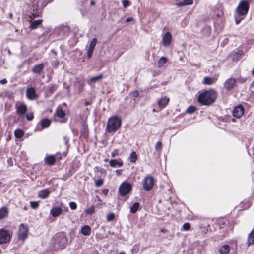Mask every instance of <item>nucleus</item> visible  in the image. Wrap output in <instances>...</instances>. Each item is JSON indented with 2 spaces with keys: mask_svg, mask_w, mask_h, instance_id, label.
<instances>
[{
  "mask_svg": "<svg viewBox=\"0 0 254 254\" xmlns=\"http://www.w3.org/2000/svg\"><path fill=\"white\" fill-rule=\"evenodd\" d=\"M64 140H65V144H67L68 141V139L66 137H64Z\"/></svg>",
  "mask_w": 254,
  "mask_h": 254,
  "instance_id": "57",
  "label": "nucleus"
},
{
  "mask_svg": "<svg viewBox=\"0 0 254 254\" xmlns=\"http://www.w3.org/2000/svg\"><path fill=\"white\" fill-rule=\"evenodd\" d=\"M169 98L165 96L157 101L158 105L161 108H165L169 102Z\"/></svg>",
  "mask_w": 254,
  "mask_h": 254,
  "instance_id": "15",
  "label": "nucleus"
},
{
  "mask_svg": "<svg viewBox=\"0 0 254 254\" xmlns=\"http://www.w3.org/2000/svg\"><path fill=\"white\" fill-rule=\"evenodd\" d=\"M193 4V0H183L182 1H180L176 4V5L179 6H184L189 5H191Z\"/></svg>",
  "mask_w": 254,
  "mask_h": 254,
  "instance_id": "22",
  "label": "nucleus"
},
{
  "mask_svg": "<svg viewBox=\"0 0 254 254\" xmlns=\"http://www.w3.org/2000/svg\"><path fill=\"white\" fill-rule=\"evenodd\" d=\"M119 154V150L118 149H115L111 153L112 157H114Z\"/></svg>",
  "mask_w": 254,
  "mask_h": 254,
  "instance_id": "47",
  "label": "nucleus"
},
{
  "mask_svg": "<svg viewBox=\"0 0 254 254\" xmlns=\"http://www.w3.org/2000/svg\"><path fill=\"white\" fill-rule=\"evenodd\" d=\"M161 231H162V232H165L166 231V230H165V229H162V230H161Z\"/></svg>",
  "mask_w": 254,
  "mask_h": 254,
  "instance_id": "60",
  "label": "nucleus"
},
{
  "mask_svg": "<svg viewBox=\"0 0 254 254\" xmlns=\"http://www.w3.org/2000/svg\"><path fill=\"white\" fill-rule=\"evenodd\" d=\"M90 4L91 5H94L95 4V2L93 1H91Z\"/></svg>",
  "mask_w": 254,
  "mask_h": 254,
  "instance_id": "58",
  "label": "nucleus"
},
{
  "mask_svg": "<svg viewBox=\"0 0 254 254\" xmlns=\"http://www.w3.org/2000/svg\"><path fill=\"white\" fill-rule=\"evenodd\" d=\"M44 69V64H40L36 65L32 69V71L34 73L40 74Z\"/></svg>",
  "mask_w": 254,
  "mask_h": 254,
  "instance_id": "17",
  "label": "nucleus"
},
{
  "mask_svg": "<svg viewBox=\"0 0 254 254\" xmlns=\"http://www.w3.org/2000/svg\"><path fill=\"white\" fill-rule=\"evenodd\" d=\"M81 232L85 236H89L91 233V229L89 226L85 225L81 228Z\"/></svg>",
  "mask_w": 254,
  "mask_h": 254,
  "instance_id": "21",
  "label": "nucleus"
},
{
  "mask_svg": "<svg viewBox=\"0 0 254 254\" xmlns=\"http://www.w3.org/2000/svg\"><path fill=\"white\" fill-rule=\"evenodd\" d=\"M195 110V108L194 106H190L187 108L186 112L188 113L191 114L193 113Z\"/></svg>",
  "mask_w": 254,
  "mask_h": 254,
  "instance_id": "37",
  "label": "nucleus"
},
{
  "mask_svg": "<svg viewBox=\"0 0 254 254\" xmlns=\"http://www.w3.org/2000/svg\"><path fill=\"white\" fill-rule=\"evenodd\" d=\"M154 178L151 175L146 176L143 180V188L146 191L150 190L154 185Z\"/></svg>",
  "mask_w": 254,
  "mask_h": 254,
  "instance_id": "5",
  "label": "nucleus"
},
{
  "mask_svg": "<svg viewBox=\"0 0 254 254\" xmlns=\"http://www.w3.org/2000/svg\"><path fill=\"white\" fill-rule=\"evenodd\" d=\"M236 83H238L240 84H243L244 83H245L246 82L247 79L245 78H244V77H239L237 78V79H236Z\"/></svg>",
  "mask_w": 254,
  "mask_h": 254,
  "instance_id": "35",
  "label": "nucleus"
},
{
  "mask_svg": "<svg viewBox=\"0 0 254 254\" xmlns=\"http://www.w3.org/2000/svg\"><path fill=\"white\" fill-rule=\"evenodd\" d=\"M103 183V180L102 179H98L95 182V185L97 187L101 186Z\"/></svg>",
  "mask_w": 254,
  "mask_h": 254,
  "instance_id": "46",
  "label": "nucleus"
},
{
  "mask_svg": "<svg viewBox=\"0 0 254 254\" xmlns=\"http://www.w3.org/2000/svg\"><path fill=\"white\" fill-rule=\"evenodd\" d=\"M16 113L20 116L23 115L27 111V107L26 105L21 104L16 106Z\"/></svg>",
  "mask_w": 254,
  "mask_h": 254,
  "instance_id": "14",
  "label": "nucleus"
},
{
  "mask_svg": "<svg viewBox=\"0 0 254 254\" xmlns=\"http://www.w3.org/2000/svg\"><path fill=\"white\" fill-rule=\"evenodd\" d=\"M7 80L5 78L0 80V83L2 84H5L7 83Z\"/></svg>",
  "mask_w": 254,
  "mask_h": 254,
  "instance_id": "50",
  "label": "nucleus"
},
{
  "mask_svg": "<svg viewBox=\"0 0 254 254\" xmlns=\"http://www.w3.org/2000/svg\"><path fill=\"white\" fill-rule=\"evenodd\" d=\"M249 6L248 2L245 0H241L237 8V12L240 15H244L248 13Z\"/></svg>",
  "mask_w": 254,
  "mask_h": 254,
  "instance_id": "3",
  "label": "nucleus"
},
{
  "mask_svg": "<svg viewBox=\"0 0 254 254\" xmlns=\"http://www.w3.org/2000/svg\"><path fill=\"white\" fill-rule=\"evenodd\" d=\"M39 206V203L37 201H31L30 202V206L32 208L35 209L38 208Z\"/></svg>",
  "mask_w": 254,
  "mask_h": 254,
  "instance_id": "38",
  "label": "nucleus"
},
{
  "mask_svg": "<svg viewBox=\"0 0 254 254\" xmlns=\"http://www.w3.org/2000/svg\"><path fill=\"white\" fill-rule=\"evenodd\" d=\"M254 244V229L248 235L247 241L248 247Z\"/></svg>",
  "mask_w": 254,
  "mask_h": 254,
  "instance_id": "19",
  "label": "nucleus"
},
{
  "mask_svg": "<svg viewBox=\"0 0 254 254\" xmlns=\"http://www.w3.org/2000/svg\"><path fill=\"white\" fill-rule=\"evenodd\" d=\"M26 95L27 99L30 100H34L38 98L36 93L35 89L33 87H28L26 89Z\"/></svg>",
  "mask_w": 254,
  "mask_h": 254,
  "instance_id": "10",
  "label": "nucleus"
},
{
  "mask_svg": "<svg viewBox=\"0 0 254 254\" xmlns=\"http://www.w3.org/2000/svg\"><path fill=\"white\" fill-rule=\"evenodd\" d=\"M131 186L128 183H123L120 186L119 190L121 195H127L131 190Z\"/></svg>",
  "mask_w": 254,
  "mask_h": 254,
  "instance_id": "9",
  "label": "nucleus"
},
{
  "mask_svg": "<svg viewBox=\"0 0 254 254\" xmlns=\"http://www.w3.org/2000/svg\"><path fill=\"white\" fill-rule=\"evenodd\" d=\"M235 21H236V24H238L240 22L241 19H238L237 18H236Z\"/></svg>",
  "mask_w": 254,
  "mask_h": 254,
  "instance_id": "55",
  "label": "nucleus"
},
{
  "mask_svg": "<svg viewBox=\"0 0 254 254\" xmlns=\"http://www.w3.org/2000/svg\"><path fill=\"white\" fill-rule=\"evenodd\" d=\"M153 112H156V110H155V109H153Z\"/></svg>",
  "mask_w": 254,
  "mask_h": 254,
  "instance_id": "63",
  "label": "nucleus"
},
{
  "mask_svg": "<svg viewBox=\"0 0 254 254\" xmlns=\"http://www.w3.org/2000/svg\"><path fill=\"white\" fill-rule=\"evenodd\" d=\"M97 43V39L96 38H93L92 41H91L89 46L91 47H93L95 48V47L96 46Z\"/></svg>",
  "mask_w": 254,
  "mask_h": 254,
  "instance_id": "44",
  "label": "nucleus"
},
{
  "mask_svg": "<svg viewBox=\"0 0 254 254\" xmlns=\"http://www.w3.org/2000/svg\"><path fill=\"white\" fill-rule=\"evenodd\" d=\"M50 193L48 189H46L40 190L38 193V196L42 199H45L48 197Z\"/></svg>",
  "mask_w": 254,
  "mask_h": 254,
  "instance_id": "20",
  "label": "nucleus"
},
{
  "mask_svg": "<svg viewBox=\"0 0 254 254\" xmlns=\"http://www.w3.org/2000/svg\"><path fill=\"white\" fill-rule=\"evenodd\" d=\"M221 254H228L230 251V247L228 245H223L219 250Z\"/></svg>",
  "mask_w": 254,
  "mask_h": 254,
  "instance_id": "27",
  "label": "nucleus"
},
{
  "mask_svg": "<svg viewBox=\"0 0 254 254\" xmlns=\"http://www.w3.org/2000/svg\"><path fill=\"white\" fill-rule=\"evenodd\" d=\"M36 14H32L30 16V17L31 18V19H33V18H34L35 17H36Z\"/></svg>",
  "mask_w": 254,
  "mask_h": 254,
  "instance_id": "56",
  "label": "nucleus"
},
{
  "mask_svg": "<svg viewBox=\"0 0 254 254\" xmlns=\"http://www.w3.org/2000/svg\"><path fill=\"white\" fill-rule=\"evenodd\" d=\"M115 218V215L113 213H111L107 215V221H112Z\"/></svg>",
  "mask_w": 254,
  "mask_h": 254,
  "instance_id": "39",
  "label": "nucleus"
},
{
  "mask_svg": "<svg viewBox=\"0 0 254 254\" xmlns=\"http://www.w3.org/2000/svg\"><path fill=\"white\" fill-rule=\"evenodd\" d=\"M69 205L72 210H75L77 208V205L74 202H70Z\"/></svg>",
  "mask_w": 254,
  "mask_h": 254,
  "instance_id": "42",
  "label": "nucleus"
},
{
  "mask_svg": "<svg viewBox=\"0 0 254 254\" xmlns=\"http://www.w3.org/2000/svg\"><path fill=\"white\" fill-rule=\"evenodd\" d=\"M102 78L103 75L101 74L97 76L92 77L89 79V80L88 81V83L89 84H91L93 83L96 82L100 80V79H101Z\"/></svg>",
  "mask_w": 254,
  "mask_h": 254,
  "instance_id": "24",
  "label": "nucleus"
},
{
  "mask_svg": "<svg viewBox=\"0 0 254 254\" xmlns=\"http://www.w3.org/2000/svg\"><path fill=\"white\" fill-rule=\"evenodd\" d=\"M62 212V209L59 207H53L50 211V213L54 217L59 216Z\"/></svg>",
  "mask_w": 254,
  "mask_h": 254,
  "instance_id": "16",
  "label": "nucleus"
},
{
  "mask_svg": "<svg viewBox=\"0 0 254 254\" xmlns=\"http://www.w3.org/2000/svg\"><path fill=\"white\" fill-rule=\"evenodd\" d=\"M217 96L216 91L213 89H210L201 93L198 97V101L204 105H210L213 103Z\"/></svg>",
  "mask_w": 254,
  "mask_h": 254,
  "instance_id": "1",
  "label": "nucleus"
},
{
  "mask_svg": "<svg viewBox=\"0 0 254 254\" xmlns=\"http://www.w3.org/2000/svg\"><path fill=\"white\" fill-rule=\"evenodd\" d=\"M123 6L124 8L127 7L130 5V2L128 0H123L122 1Z\"/></svg>",
  "mask_w": 254,
  "mask_h": 254,
  "instance_id": "43",
  "label": "nucleus"
},
{
  "mask_svg": "<svg viewBox=\"0 0 254 254\" xmlns=\"http://www.w3.org/2000/svg\"><path fill=\"white\" fill-rule=\"evenodd\" d=\"M41 124L43 128L48 127L50 124L51 121L48 119H44L41 121Z\"/></svg>",
  "mask_w": 254,
  "mask_h": 254,
  "instance_id": "29",
  "label": "nucleus"
},
{
  "mask_svg": "<svg viewBox=\"0 0 254 254\" xmlns=\"http://www.w3.org/2000/svg\"><path fill=\"white\" fill-rule=\"evenodd\" d=\"M119 254H125L124 253H120Z\"/></svg>",
  "mask_w": 254,
  "mask_h": 254,
  "instance_id": "64",
  "label": "nucleus"
},
{
  "mask_svg": "<svg viewBox=\"0 0 254 254\" xmlns=\"http://www.w3.org/2000/svg\"><path fill=\"white\" fill-rule=\"evenodd\" d=\"M26 119L28 121H32L34 118V115L32 113H29L26 115Z\"/></svg>",
  "mask_w": 254,
  "mask_h": 254,
  "instance_id": "40",
  "label": "nucleus"
},
{
  "mask_svg": "<svg viewBox=\"0 0 254 254\" xmlns=\"http://www.w3.org/2000/svg\"><path fill=\"white\" fill-rule=\"evenodd\" d=\"M244 113V108L242 105L236 106L233 111V115L237 118H240Z\"/></svg>",
  "mask_w": 254,
  "mask_h": 254,
  "instance_id": "13",
  "label": "nucleus"
},
{
  "mask_svg": "<svg viewBox=\"0 0 254 254\" xmlns=\"http://www.w3.org/2000/svg\"><path fill=\"white\" fill-rule=\"evenodd\" d=\"M109 165L112 167H121L123 165V161L120 160L113 159L109 161Z\"/></svg>",
  "mask_w": 254,
  "mask_h": 254,
  "instance_id": "18",
  "label": "nucleus"
},
{
  "mask_svg": "<svg viewBox=\"0 0 254 254\" xmlns=\"http://www.w3.org/2000/svg\"><path fill=\"white\" fill-rule=\"evenodd\" d=\"M28 228L27 225L21 224L19 226L18 237L19 240L22 241L25 240L28 236Z\"/></svg>",
  "mask_w": 254,
  "mask_h": 254,
  "instance_id": "6",
  "label": "nucleus"
},
{
  "mask_svg": "<svg viewBox=\"0 0 254 254\" xmlns=\"http://www.w3.org/2000/svg\"><path fill=\"white\" fill-rule=\"evenodd\" d=\"M8 209L6 207H2L0 209V219H3L7 216Z\"/></svg>",
  "mask_w": 254,
  "mask_h": 254,
  "instance_id": "26",
  "label": "nucleus"
},
{
  "mask_svg": "<svg viewBox=\"0 0 254 254\" xmlns=\"http://www.w3.org/2000/svg\"><path fill=\"white\" fill-rule=\"evenodd\" d=\"M90 104V102H88V101H87V102H86L85 103V105L86 106H87V105H89Z\"/></svg>",
  "mask_w": 254,
  "mask_h": 254,
  "instance_id": "59",
  "label": "nucleus"
},
{
  "mask_svg": "<svg viewBox=\"0 0 254 254\" xmlns=\"http://www.w3.org/2000/svg\"><path fill=\"white\" fill-rule=\"evenodd\" d=\"M172 35L169 32H167L162 36V43L164 46H168L172 41Z\"/></svg>",
  "mask_w": 254,
  "mask_h": 254,
  "instance_id": "12",
  "label": "nucleus"
},
{
  "mask_svg": "<svg viewBox=\"0 0 254 254\" xmlns=\"http://www.w3.org/2000/svg\"><path fill=\"white\" fill-rule=\"evenodd\" d=\"M167 59L165 57H161L159 58L158 62V66L159 67H161L164 65V64L166 63Z\"/></svg>",
  "mask_w": 254,
  "mask_h": 254,
  "instance_id": "32",
  "label": "nucleus"
},
{
  "mask_svg": "<svg viewBox=\"0 0 254 254\" xmlns=\"http://www.w3.org/2000/svg\"><path fill=\"white\" fill-rule=\"evenodd\" d=\"M55 158L53 155L48 156L45 158L46 163L49 165H53L55 163Z\"/></svg>",
  "mask_w": 254,
  "mask_h": 254,
  "instance_id": "23",
  "label": "nucleus"
},
{
  "mask_svg": "<svg viewBox=\"0 0 254 254\" xmlns=\"http://www.w3.org/2000/svg\"><path fill=\"white\" fill-rule=\"evenodd\" d=\"M132 95L134 97H137L139 96V93L137 91H135L133 92Z\"/></svg>",
  "mask_w": 254,
  "mask_h": 254,
  "instance_id": "49",
  "label": "nucleus"
},
{
  "mask_svg": "<svg viewBox=\"0 0 254 254\" xmlns=\"http://www.w3.org/2000/svg\"><path fill=\"white\" fill-rule=\"evenodd\" d=\"M11 235L9 231L4 229H0V244H6L10 242Z\"/></svg>",
  "mask_w": 254,
  "mask_h": 254,
  "instance_id": "7",
  "label": "nucleus"
},
{
  "mask_svg": "<svg viewBox=\"0 0 254 254\" xmlns=\"http://www.w3.org/2000/svg\"><path fill=\"white\" fill-rule=\"evenodd\" d=\"M56 243L58 245V248L61 249H64L67 244V238L62 233L58 234L56 236Z\"/></svg>",
  "mask_w": 254,
  "mask_h": 254,
  "instance_id": "4",
  "label": "nucleus"
},
{
  "mask_svg": "<svg viewBox=\"0 0 254 254\" xmlns=\"http://www.w3.org/2000/svg\"><path fill=\"white\" fill-rule=\"evenodd\" d=\"M42 20H37L34 21H30V27L32 29H34L37 28V27L40 25L42 23Z\"/></svg>",
  "mask_w": 254,
  "mask_h": 254,
  "instance_id": "25",
  "label": "nucleus"
},
{
  "mask_svg": "<svg viewBox=\"0 0 254 254\" xmlns=\"http://www.w3.org/2000/svg\"><path fill=\"white\" fill-rule=\"evenodd\" d=\"M236 86V80L231 77L227 79L224 84V88L228 91L232 90Z\"/></svg>",
  "mask_w": 254,
  "mask_h": 254,
  "instance_id": "8",
  "label": "nucleus"
},
{
  "mask_svg": "<svg viewBox=\"0 0 254 254\" xmlns=\"http://www.w3.org/2000/svg\"><path fill=\"white\" fill-rule=\"evenodd\" d=\"M122 172V170H121V169H120V170H117L116 171V174L117 175H118V176L121 175Z\"/></svg>",
  "mask_w": 254,
  "mask_h": 254,
  "instance_id": "53",
  "label": "nucleus"
},
{
  "mask_svg": "<svg viewBox=\"0 0 254 254\" xmlns=\"http://www.w3.org/2000/svg\"><path fill=\"white\" fill-rule=\"evenodd\" d=\"M8 53L9 54H11V51H10V50H8Z\"/></svg>",
  "mask_w": 254,
  "mask_h": 254,
  "instance_id": "61",
  "label": "nucleus"
},
{
  "mask_svg": "<svg viewBox=\"0 0 254 254\" xmlns=\"http://www.w3.org/2000/svg\"><path fill=\"white\" fill-rule=\"evenodd\" d=\"M232 121L233 122H235V119H232Z\"/></svg>",
  "mask_w": 254,
  "mask_h": 254,
  "instance_id": "62",
  "label": "nucleus"
},
{
  "mask_svg": "<svg viewBox=\"0 0 254 254\" xmlns=\"http://www.w3.org/2000/svg\"><path fill=\"white\" fill-rule=\"evenodd\" d=\"M183 228L185 230H189L190 228V225L189 223H186L183 225Z\"/></svg>",
  "mask_w": 254,
  "mask_h": 254,
  "instance_id": "45",
  "label": "nucleus"
},
{
  "mask_svg": "<svg viewBox=\"0 0 254 254\" xmlns=\"http://www.w3.org/2000/svg\"><path fill=\"white\" fill-rule=\"evenodd\" d=\"M55 114L60 118H63L65 115V112L61 108H58L56 111Z\"/></svg>",
  "mask_w": 254,
  "mask_h": 254,
  "instance_id": "28",
  "label": "nucleus"
},
{
  "mask_svg": "<svg viewBox=\"0 0 254 254\" xmlns=\"http://www.w3.org/2000/svg\"><path fill=\"white\" fill-rule=\"evenodd\" d=\"M137 159V155L135 151H132L130 154L129 160L131 163H135Z\"/></svg>",
  "mask_w": 254,
  "mask_h": 254,
  "instance_id": "31",
  "label": "nucleus"
},
{
  "mask_svg": "<svg viewBox=\"0 0 254 254\" xmlns=\"http://www.w3.org/2000/svg\"><path fill=\"white\" fill-rule=\"evenodd\" d=\"M228 38H225L224 40H223V41L222 42V44H223L224 45H225L226 44H227L228 42Z\"/></svg>",
  "mask_w": 254,
  "mask_h": 254,
  "instance_id": "51",
  "label": "nucleus"
},
{
  "mask_svg": "<svg viewBox=\"0 0 254 254\" xmlns=\"http://www.w3.org/2000/svg\"><path fill=\"white\" fill-rule=\"evenodd\" d=\"M162 147V143L160 141H158L155 145V148L156 151H159Z\"/></svg>",
  "mask_w": 254,
  "mask_h": 254,
  "instance_id": "41",
  "label": "nucleus"
},
{
  "mask_svg": "<svg viewBox=\"0 0 254 254\" xmlns=\"http://www.w3.org/2000/svg\"><path fill=\"white\" fill-rule=\"evenodd\" d=\"M24 131L20 129H17L14 131V135L16 138H21L24 135Z\"/></svg>",
  "mask_w": 254,
  "mask_h": 254,
  "instance_id": "30",
  "label": "nucleus"
},
{
  "mask_svg": "<svg viewBox=\"0 0 254 254\" xmlns=\"http://www.w3.org/2000/svg\"><path fill=\"white\" fill-rule=\"evenodd\" d=\"M56 90V86L54 85H52L50 87V91L51 92H54Z\"/></svg>",
  "mask_w": 254,
  "mask_h": 254,
  "instance_id": "48",
  "label": "nucleus"
},
{
  "mask_svg": "<svg viewBox=\"0 0 254 254\" xmlns=\"http://www.w3.org/2000/svg\"><path fill=\"white\" fill-rule=\"evenodd\" d=\"M108 189H104L102 190V192L105 195H107L108 194Z\"/></svg>",
  "mask_w": 254,
  "mask_h": 254,
  "instance_id": "52",
  "label": "nucleus"
},
{
  "mask_svg": "<svg viewBox=\"0 0 254 254\" xmlns=\"http://www.w3.org/2000/svg\"><path fill=\"white\" fill-rule=\"evenodd\" d=\"M139 205L138 202H135L130 208V212L132 213H135L137 211Z\"/></svg>",
  "mask_w": 254,
  "mask_h": 254,
  "instance_id": "33",
  "label": "nucleus"
},
{
  "mask_svg": "<svg viewBox=\"0 0 254 254\" xmlns=\"http://www.w3.org/2000/svg\"><path fill=\"white\" fill-rule=\"evenodd\" d=\"M94 208L93 206L90 207L85 210V213L87 215H92L94 213Z\"/></svg>",
  "mask_w": 254,
  "mask_h": 254,
  "instance_id": "34",
  "label": "nucleus"
},
{
  "mask_svg": "<svg viewBox=\"0 0 254 254\" xmlns=\"http://www.w3.org/2000/svg\"><path fill=\"white\" fill-rule=\"evenodd\" d=\"M219 74H216L212 77L206 76L204 77L203 83L205 85H211L215 84L218 80Z\"/></svg>",
  "mask_w": 254,
  "mask_h": 254,
  "instance_id": "11",
  "label": "nucleus"
},
{
  "mask_svg": "<svg viewBox=\"0 0 254 254\" xmlns=\"http://www.w3.org/2000/svg\"><path fill=\"white\" fill-rule=\"evenodd\" d=\"M94 49V48L91 47L90 46L89 47V48H88V50L87 51L88 58L89 59H90L92 57Z\"/></svg>",
  "mask_w": 254,
  "mask_h": 254,
  "instance_id": "36",
  "label": "nucleus"
},
{
  "mask_svg": "<svg viewBox=\"0 0 254 254\" xmlns=\"http://www.w3.org/2000/svg\"><path fill=\"white\" fill-rule=\"evenodd\" d=\"M132 20H133V18L132 17H128L126 19V21L127 22H129L132 21Z\"/></svg>",
  "mask_w": 254,
  "mask_h": 254,
  "instance_id": "54",
  "label": "nucleus"
},
{
  "mask_svg": "<svg viewBox=\"0 0 254 254\" xmlns=\"http://www.w3.org/2000/svg\"><path fill=\"white\" fill-rule=\"evenodd\" d=\"M121 125V119L118 116L110 118L107 124L106 130L108 132H115Z\"/></svg>",
  "mask_w": 254,
  "mask_h": 254,
  "instance_id": "2",
  "label": "nucleus"
}]
</instances>
